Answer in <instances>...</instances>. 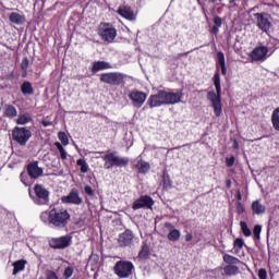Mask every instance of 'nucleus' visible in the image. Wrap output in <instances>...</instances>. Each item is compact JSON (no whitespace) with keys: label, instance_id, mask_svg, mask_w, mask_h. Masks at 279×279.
<instances>
[{"label":"nucleus","instance_id":"423d86ee","mask_svg":"<svg viewBox=\"0 0 279 279\" xmlns=\"http://www.w3.org/2000/svg\"><path fill=\"white\" fill-rule=\"evenodd\" d=\"M126 77L128 75L121 72H109L100 74V82L110 86H121V84H125Z\"/></svg>","mask_w":279,"mask_h":279},{"label":"nucleus","instance_id":"f257e3e1","mask_svg":"<svg viewBox=\"0 0 279 279\" xmlns=\"http://www.w3.org/2000/svg\"><path fill=\"white\" fill-rule=\"evenodd\" d=\"M217 71L214 75V86L216 92H208L207 99L210 101L211 107L214 108V114L216 117H221V113L223 112V105H221V76L219 74V69H221L222 75L228 73V69L226 68V56L223 52L219 51L217 53Z\"/></svg>","mask_w":279,"mask_h":279},{"label":"nucleus","instance_id":"3c124183","mask_svg":"<svg viewBox=\"0 0 279 279\" xmlns=\"http://www.w3.org/2000/svg\"><path fill=\"white\" fill-rule=\"evenodd\" d=\"M185 241H193V234H191V233H187L186 235H185Z\"/></svg>","mask_w":279,"mask_h":279},{"label":"nucleus","instance_id":"f3484780","mask_svg":"<svg viewBox=\"0 0 279 279\" xmlns=\"http://www.w3.org/2000/svg\"><path fill=\"white\" fill-rule=\"evenodd\" d=\"M134 239V234L131 230H125L123 233L119 235L118 243L120 247H128L132 245V241Z\"/></svg>","mask_w":279,"mask_h":279},{"label":"nucleus","instance_id":"c9c22d12","mask_svg":"<svg viewBox=\"0 0 279 279\" xmlns=\"http://www.w3.org/2000/svg\"><path fill=\"white\" fill-rule=\"evenodd\" d=\"M58 138H59V141H61V143H62V145H64V147H66V145H69V136H66V133L59 132Z\"/></svg>","mask_w":279,"mask_h":279},{"label":"nucleus","instance_id":"a19ab883","mask_svg":"<svg viewBox=\"0 0 279 279\" xmlns=\"http://www.w3.org/2000/svg\"><path fill=\"white\" fill-rule=\"evenodd\" d=\"M84 192L86 193V195H89V197L95 196V191L93 190V187H90V185H86L84 187Z\"/></svg>","mask_w":279,"mask_h":279},{"label":"nucleus","instance_id":"dca6fc26","mask_svg":"<svg viewBox=\"0 0 279 279\" xmlns=\"http://www.w3.org/2000/svg\"><path fill=\"white\" fill-rule=\"evenodd\" d=\"M117 14L122 16V19H125L126 21H136V15L134 13V10L128 5H121L117 10Z\"/></svg>","mask_w":279,"mask_h":279},{"label":"nucleus","instance_id":"393cba45","mask_svg":"<svg viewBox=\"0 0 279 279\" xmlns=\"http://www.w3.org/2000/svg\"><path fill=\"white\" fill-rule=\"evenodd\" d=\"M32 121V116L29 113H24L19 116L16 123L17 125H26V123H29Z\"/></svg>","mask_w":279,"mask_h":279},{"label":"nucleus","instance_id":"4468645a","mask_svg":"<svg viewBox=\"0 0 279 279\" xmlns=\"http://www.w3.org/2000/svg\"><path fill=\"white\" fill-rule=\"evenodd\" d=\"M129 97L135 108H141L147 99V94L138 90H133L130 93Z\"/></svg>","mask_w":279,"mask_h":279},{"label":"nucleus","instance_id":"b1692460","mask_svg":"<svg viewBox=\"0 0 279 279\" xmlns=\"http://www.w3.org/2000/svg\"><path fill=\"white\" fill-rule=\"evenodd\" d=\"M21 92L24 95H34V87L32 86L31 82H24L21 86Z\"/></svg>","mask_w":279,"mask_h":279},{"label":"nucleus","instance_id":"2eb2a0df","mask_svg":"<svg viewBox=\"0 0 279 279\" xmlns=\"http://www.w3.org/2000/svg\"><path fill=\"white\" fill-rule=\"evenodd\" d=\"M154 206V198L150 196H141L133 203V210H141V208H151Z\"/></svg>","mask_w":279,"mask_h":279},{"label":"nucleus","instance_id":"9b49d317","mask_svg":"<svg viewBox=\"0 0 279 279\" xmlns=\"http://www.w3.org/2000/svg\"><path fill=\"white\" fill-rule=\"evenodd\" d=\"M73 238L71 235H63L61 238H52L49 242L50 247L53 250H64L71 245Z\"/></svg>","mask_w":279,"mask_h":279},{"label":"nucleus","instance_id":"79ce46f5","mask_svg":"<svg viewBox=\"0 0 279 279\" xmlns=\"http://www.w3.org/2000/svg\"><path fill=\"white\" fill-rule=\"evenodd\" d=\"M46 278L47 279H58V275H56V272L52 271V270H47L46 271Z\"/></svg>","mask_w":279,"mask_h":279},{"label":"nucleus","instance_id":"5701e85b","mask_svg":"<svg viewBox=\"0 0 279 279\" xmlns=\"http://www.w3.org/2000/svg\"><path fill=\"white\" fill-rule=\"evenodd\" d=\"M16 114H17L16 107L12 105H7L4 107V116H7L9 119H14Z\"/></svg>","mask_w":279,"mask_h":279},{"label":"nucleus","instance_id":"a211bd4d","mask_svg":"<svg viewBox=\"0 0 279 279\" xmlns=\"http://www.w3.org/2000/svg\"><path fill=\"white\" fill-rule=\"evenodd\" d=\"M27 173L29 178H32L33 180H36L40 178V175H43L44 170L43 168L38 167V161H34L32 163H28Z\"/></svg>","mask_w":279,"mask_h":279},{"label":"nucleus","instance_id":"4be33fe9","mask_svg":"<svg viewBox=\"0 0 279 279\" xmlns=\"http://www.w3.org/2000/svg\"><path fill=\"white\" fill-rule=\"evenodd\" d=\"M271 123L274 130H276V132H279V107L276 108L271 113Z\"/></svg>","mask_w":279,"mask_h":279},{"label":"nucleus","instance_id":"09e8293b","mask_svg":"<svg viewBox=\"0 0 279 279\" xmlns=\"http://www.w3.org/2000/svg\"><path fill=\"white\" fill-rule=\"evenodd\" d=\"M211 34H219V26H213Z\"/></svg>","mask_w":279,"mask_h":279},{"label":"nucleus","instance_id":"603ef678","mask_svg":"<svg viewBox=\"0 0 279 279\" xmlns=\"http://www.w3.org/2000/svg\"><path fill=\"white\" fill-rule=\"evenodd\" d=\"M236 199L238 202H241V199H243V196H241V192L236 193Z\"/></svg>","mask_w":279,"mask_h":279},{"label":"nucleus","instance_id":"8fccbe9b","mask_svg":"<svg viewBox=\"0 0 279 279\" xmlns=\"http://www.w3.org/2000/svg\"><path fill=\"white\" fill-rule=\"evenodd\" d=\"M165 228H168L169 230H173V225L171 222H166Z\"/></svg>","mask_w":279,"mask_h":279},{"label":"nucleus","instance_id":"7c9ffc66","mask_svg":"<svg viewBox=\"0 0 279 279\" xmlns=\"http://www.w3.org/2000/svg\"><path fill=\"white\" fill-rule=\"evenodd\" d=\"M137 169L140 173H147V171H149V163L144 160H140L137 162Z\"/></svg>","mask_w":279,"mask_h":279},{"label":"nucleus","instance_id":"7ed1b4c3","mask_svg":"<svg viewBox=\"0 0 279 279\" xmlns=\"http://www.w3.org/2000/svg\"><path fill=\"white\" fill-rule=\"evenodd\" d=\"M69 219H71V215L64 208H52L49 211L48 221L56 228H64L69 223Z\"/></svg>","mask_w":279,"mask_h":279},{"label":"nucleus","instance_id":"1a4fd4ad","mask_svg":"<svg viewBox=\"0 0 279 279\" xmlns=\"http://www.w3.org/2000/svg\"><path fill=\"white\" fill-rule=\"evenodd\" d=\"M35 197L33 202L38 206H45V204H49V192L47 189L43 187V185H35L34 187Z\"/></svg>","mask_w":279,"mask_h":279},{"label":"nucleus","instance_id":"20e7f679","mask_svg":"<svg viewBox=\"0 0 279 279\" xmlns=\"http://www.w3.org/2000/svg\"><path fill=\"white\" fill-rule=\"evenodd\" d=\"M105 169H114V167H128L130 159L126 157H119L117 153H108L101 157Z\"/></svg>","mask_w":279,"mask_h":279},{"label":"nucleus","instance_id":"864d4df0","mask_svg":"<svg viewBox=\"0 0 279 279\" xmlns=\"http://www.w3.org/2000/svg\"><path fill=\"white\" fill-rule=\"evenodd\" d=\"M233 147H234V149H239V142L234 141L233 142Z\"/></svg>","mask_w":279,"mask_h":279},{"label":"nucleus","instance_id":"2f4dec72","mask_svg":"<svg viewBox=\"0 0 279 279\" xmlns=\"http://www.w3.org/2000/svg\"><path fill=\"white\" fill-rule=\"evenodd\" d=\"M77 167H81V173H88V163L84 159H77Z\"/></svg>","mask_w":279,"mask_h":279},{"label":"nucleus","instance_id":"f03ea898","mask_svg":"<svg viewBox=\"0 0 279 279\" xmlns=\"http://www.w3.org/2000/svg\"><path fill=\"white\" fill-rule=\"evenodd\" d=\"M182 92H167L159 90L155 95H150L148 98V106L150 108H160V106H174L182 101Z\"/></svg>","mask_w":279,"mask_h":279},{"label":"nucleus","instance_id":"c756f323","mask_svg":"<svg viewBox=\"0 0 279 279\" xmlns=\"http://www.w3.org/2000/svg\"><path fill=\"white\" fill-rule=\"evenodd\" d=\"M225 274L227 276H236V274H239V266L228 265L225 267Z\"/></svg>","mask_w":279,"mask_h":279},{"label":"nucleus","instance_id":"a878e982","mask_svg":"<svg viewBox=\"0 0 279 279\" xmlns=\"http://www.w3.org/2000/svg\"><path fill=\"white\" fill-rule=\"evenodd\" d=\"M13 276H16L20 271L25 270V260H17L13 264Z\"/></svg>","mask_w":279,"mask_h":279},{"label":"nucleus","instance_id":"a18cd8bd","mask_svg":"<svg viewBox=\"0 0 279 279\" xmlns=\"http://www.w3.org/2000/svg\"><path fill=\"white\" fill-rule=\"evenodd\" d=\"M214 23H215L216 27H221V25H222L223 22H222L221 17L216 16V17L214 19Z\"/></svg>","mask_w":279,"mask_h":279},{"label":"nucleus","instance_id":"58836bf2","mask_svg":"<svg viewBox=\"0 0 279 279\" xmlns=\"http://www.w3.org/2000/svg\"><path fill=\"white\" fill-rule=\"evenodd\" d=\"M73 272H74L73 267H66L64 269L63 276L64 278L69 279L71 278V276H73Z\"/></svg>","mask_w":279,"mask_h":279},{"label":"nucleus","instance_id":"ea45409f","mask_svg":"<svg viewBox=\"0 0 279 279\" xmlns=\"http://www.w3.org/2000/svg\"><path fill=\"white\" fill-rule=\"evenodd\" d=\"M28 66H29V59L24 58L21 63L22 71H27Z\"/></svg>","mask_w":279,"mask_h":279},{"label":"nucleus","instance_id":"f704fd0d","mask_svg":"<svg viewBox=\"0 0 279 279\" xmlns=\"http://www.w3.org/2000/svg\"><path fill=\"white\" fill-rule=\"evenodd\" d=\"M138 256L140 258H147L149 256V246H147V244L142 246Z\"/></svg>","mask_w":279,"mask_h":279},{"label":"nucleus","instance_id":"39448f33","mask_svg":"<svg viewBox=\"0 0 279 279\" xmlns=\"http://www.w3.org/2000/svg\"><path fill=\"white\" fill-rule=\"evenodd\" d=\"M98 36L105 43H113L117 38V28L111 23L102 22L98 27Z\"/></svg>","mask_w":279,"mask_h":279},{"label":"nucleus","instance_id":"0eeeda50","mask_svg":"<svg viewBox=\"0 0 279 279\" xmlns=\"http://www.w3.org/2000/svg\"><path fill=\"white\" fill-rule=\"evenodd\" d=\"M113 271L119 278H130L132 271H134V264L128 260H119L116 263Z\"/></svg>","mask_w":279,"mask_h":279},{"label":"nucleus","instance_id":"6e6d98bb","mask_svg":"<svg viewBox=\"0 0 279 279\" xmlns=\"http://www.w3.org/2000/svg\"><path fill=\"white\" fill-rule=\"evenodd\" d=\"M227 186H229V187H230V181H228V182H227Z\"/></svg>","mask_w":279,"mask_h":279},{"label":"nucleus","instance_id":"6e6552de","mask_svg":"<svg viewBox=\"0 0 279 279\" xmlns=\"http://www.w3.org/2000/svg\"><path fill=\"white\" fill-rule=\"evenodd\" d=\"M13 141L19 145H27V141L32 138V131L26 128L16 126L12 132Z\"/></svg>","mask_w":279,"mask_h":279},{"label":"nucleus","instance_id":"412c9836","mask_svg":"<svg viewBox=\"0 0 279 279\" xmlns=\"http://www.w3.org/2000/svg\"><path fill=\"white\" fill-rule=\"evenodd\" d=\"M252 210L253 215H264L267 207H265V205H263L259 201H254L252 203Z\"/></svg>","mask_w":279,"mask_h":279},{"label":"nucleus","instance_id":"bb28decb","mask_svg":"<svg viewBox=\"0 0 279 279\" xmlns=\"http://www.w3.org/2000/svg\"><path fill=\"white\" fill-rule=\"evenodd\" d=\"M54 146L57 147V149L60 154L61 160H66L69 153H66V149H64V146H62V144H60V142H56Z\"/></svg>","mask_w":279,"mask_h":279},{"label":"nucleus","instance_id":"c03bdc74","mask_svg":"<svg viewBox=\"0 0 279 279\" xmlns=\"http://www.w3.org/2000/svg\"><path fill=\"white\" fill-rule=\"evenodd\" d=\"M163 187L171 189V180L168 177H163Z\"/></svg>","mask_w":279,"mask_h":279},{"label":"nucleus","instance_id":"49530a36","mask_svg":"<svg viewBox=\"0 0 279 279\" xmlns=\"http://www.w3.org/2000/svg\"><path fill=\"white\" fill-rule=\"evenodd\" d=\"M227 167H233L234 166V156L226 159Z\"/></svg>","mask_w":279,"mask_h":279},{"label":"nucleus","instance_id":"cd10ccee","mask_svg":"<svg viewBox=\"0 0 279 279\" xmlns=\"http://www.w3.org/2000/svg\"><path fill=\"white\" fill-rule=\"evenodd\" d=\"M223 260H225V263H227V265H239V263H241V259H239L230 254H225Z\"/></svg>","mask_w":279,"mask_h":279},{"label":"nucleus","instance_id":"4c0bfd02","mask_svg":"<svg viewBox=\"0 0 279 279\" xmlns=\"http://www.w3.org/2000/svg\"><path fill=\"white\" fill-rule=\"evenodd\" d=\"M235 206L238 215H243L245 213V207L241 202H236Z\"/></svg>","mask_w":279,"mask_h":279},{"label":"nucleus","instance_id":"e433bc0d","mask_svg":"<svg viewBox=\"0 0 279 279\" xmlns=\"http://www.w3.org/2000/svg\"><path fill=\"white\" fill-rule=\"evenodd\" d=\"M262 230H263V227H260L259 225H256L254 227L253 234H254L255 239H260Z\"/></svg>","mask_w":279,"mask_h":279},{"label":"nucleus","instance_id":"5fc2aeb1","mask_svg":"<svg viewBox=\"0 0 279 279\" xmlns=\"http://www.w3.org/2000/svg\"><path fill=\"white\" fill-rule=\"evenodd\" d=\"M22 76H23V77H27V71H23Z\"/></svg>","mask_w":279,"mask_h":279},{"label":"nucleus","instance_id":"f8f14e48","mask_svg":"<svg viewBox=\"0 0 279 279\" xmlns=\"http://www.w3.org/2000/svg\"><path fill=\"white\" fill-rule=\"evenodd\" d=\"M267 53H269V48L259 46L253 49L251 58L255 62H265V60H267Z\"/></svg>","mask_w":279,"mask_h":279},{"label":"nucleus","instance_id":"ddd939ff","mask_svg":"<svg viewBox=\"0 0 279 279\" xmlns=\"http://www.w3.org/2000/svg\"><path fill=\"white\" fill-rule=\"evenodd\" d=\"M62 204H74V206H80L84 199L80 196V191L72 190L69 195L62 196Z\"/></svg>","mask_w":279,"mask_h":279},{"label":"nucleus","instance_id":"9d476101","mask_svg":"<svg viewBox=\"0 0 279 279\" xmlns=\"http://www.w3.org/2000/svg\"><path fill=\"white\" fill-rule=\"evenodd\" d=\"M254 16L257 21V27L262 29V32L271 29V15H269V13H255Z\"/></svg>","mask_w":279,"mask_h":279},{"label":"nucleus","instance_id":"473e14b6","mask_svg":"<svg viewBox=\"0 0 279 279\" xmlns=\"http://www.w3.org/2000/svg\"><path fill=\"white\" fill-rule=\"evenodd\" d=\"M240 228H241L244 236H252V230H250V228L247 227L246 221H241L240 222Z\"/></svg>","mask_w":279,"mask_h":279},{"label":"nucleus","instance_id":"c85d7f7f","mask_svg":"<svg viewBox=\"0 0 279 279\" xmlns=\"http://www.w3.org/2000/svg\"><path fill=\"white\" fill-rule=\"evenodd\" d=\"M180 236H181V233H180V230L178 229H172L168 233V240L172 242L180 241Z\"/></svg>","mask_w":279,"mask_h":279},{"label":"nucleus","instance_id":"de8ad7c7","mask_svg":"<svg viewBox=\"0 0 279 279\" xmlns=\"http://www.w3.org/2000/svg\"><path fill=\"white\" fill-rule=\"evenodd\" d=\"M41 124L44 125V128H49L50 125H53V122L49 120H44L41 121Z\"/></svg>","mask_w":279,"mask_h":279},{"label":"nucleus","instance_id":"aec40b11","mask_svg":"<svg viewBox=\"0 0 279 279\" xmlns=\"http://www.w3.org/2000/svg\"><path fill=\"white\" fill-rule=\"evenodd\" d=\"M9 21H11L14 25H23L25 23V15L13 12L9 15Z\"/></svg>","mask_w":279,"mask_h":279},{"label":"nucleus","instance_id":"37998d69","mask_svg":"<svg viewBox=\"0 0 279 279\" xmlns=\"http://www.w3.org/2000/svg\"><path fill=\"white\" fill-rule=\"evenodd\" d=\"M258 278L259 279H267V270L265 268H262L258 270Z\"/></svg>","mask_w":279,"mask_h":279},{"label":"nucleus","instance_id":"72a5a7b5","mask_svg":"<svg viewBox=\"0 0 279 279\" xmlns=\"http://www.w3.org/2000/svg\"><path fill=\"white\" fill-rule=\"evenodd\" d=\"M243 245H245V242L241 238L235 239L233 242V247L236 251V253H239V252H241V250H243Z\"/></svg>","mask_w":279,"mask_h":279},{"label":"nucleus","instance_id":"6ab92c4d","mask_svg":"<svg viewBox=\"0 0 279 279\" xmlns=\"http://www.w3.org/2000/svg\"><path fill=\"white\" fill-rule=\"evenodd\" d=\"M107 69H112V65L106 61H96L93 63V73H98V71H106Z\"/></svg>","mask_w":279,"mask_h":279}]
</instances>
